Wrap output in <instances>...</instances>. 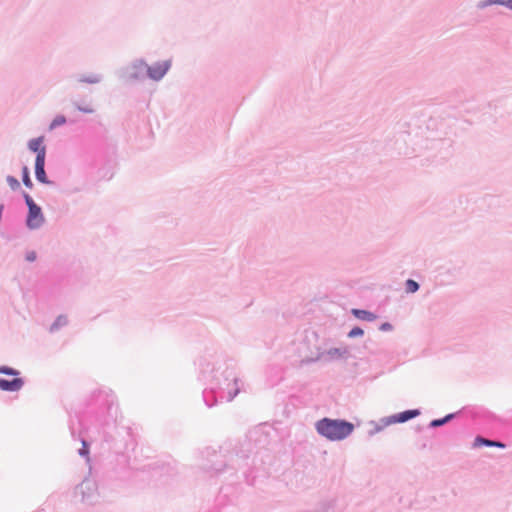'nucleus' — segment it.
I'll use <instances>...</instances> for the list:
<instances>
[{"label": "nucleus", "instance_id": "21", "mask_svg": "<svg viewBox=\"0 0 512 512\" xmlns=\"http://www.w3.org/2000/svg\"><path fill=\"white\" fill-rule=\"evenodd\" d=\"M91 486H92V484L90 482H83L80 485V489H81V491H84L85 489L89 490V489H91Z\"/></svg>", "mask_w": 512, "mask_h": 512}, {"label": "nucleus", "instance_id": "19", "mask_svg": "<svg viewBox=\"0 0 512 512\" xmlns=\"http://www.w3.org/2000/svg\"><path fill=\"white\" fill-rule=\"evenodd\" d=\"M82 445H83V447H82V449H80L79 453L82 456H87L89 453L88 445L85 441L82 442Z\"/></svg>", "mask_w": 512, "mask_h": 512}, {"label": "nucleus", "instance_id": "14", "mask_svg": "<svg viewBox=\"0 0 512 512\" xmlns=\"http://www.w3.org/2000/svg\"><path fill=\"white\" fill-rule=\"evenodd\" d=\"M491 444H492L491 440H488V439H485L482 437H476V439L474 441L475 447L482 446V445L491 446Z\"/></svg>", "mask_w": 512, "mask_h": 512}, {"label": "nucleus", "instance_id": "22", "mask_svg": "<svg viewBox=\"0 0 512 512\" xmlns=\"http://www.w3.org/2000/svg\"><path fill=\"white\" fill-rule=\"evenodd\" d=\"M491 446H493V447H499V448H504V447H505V445H504L503 443H501V442H496V441H492Z\"/></svg>", "mask_w": 512, "mask_h": 512}, {"label": "nucleus", "instance_id": "9", "mask_svg": "<svg viewBox=\"0 0 512 512\" xmlns=\"http://www.w3.org/2000/svg\"><path fill=\"white\" fill-rule=\"evenodd\" d=\"M452 418H453V414H449L442 419H435L430 423V426L431 427H439V426L445 424L446 422H448Z\"/></svg>", "mask_w": 512, "mask_h": 512}, {"label": "nucleus", "instance_id": "1", "mask_svg": "<svg viewBox=\"0 0 512 512\" xmlns=\"http://www.w3.org/2000/svg\"><path fill=\"white\" fill-rule=\"evenodd\" d=\"M316 429L319 434L332 441H339L349 436L354 425L343 420H332L324 418L317 422Z\"/></svg>", "mask_w": 512, "mask_h": 512}, {"label": "nucleus", "instance_id": "10", "mask_svg": "<svg viewBox=\"0 0 512 512\" xmlns=\"http://www.w3.org/2000/svg\"><path fill=\"white\" fill-rule=\"evenodd\" d=\"M499 4L512 9V0H486L485 5Z\"/></svg>", "mask_w": 512, "mask_h": 512}, {"label": "nucleus", "instance_id": "7", "mask_svg": "<svg viewBox=\"0 0 512 512\" xmlns=\"http://www.w3.org/2000/svg\"><path fill=\"white\" fill-rule=\"evenodd\" d=\"M44 166H45V159H42V156L36 157V160H35V175H36V178H37V180L39 182L44 183V184H48L49 181L47 179V176H46V173H45V170H44Z\"/></svg>", "mask_w": 512, "mask_h": 512}, {"label": "nucleus", "instance_id": "2", "mask_svg": "<svg viewBox=\"0 0 512 512\" xmlns=\"http://www.w3.org/2000/svg\"><path fill=\"white\" fill-rule=\"evenodd\" d=\"M169 68V61L159 62L150 67L140 61L133 66L134 71L131 72V76L136 78L146 71L151 79L159 80L166 74Z\"/></svg>", "mask_w": 512, "mask_h": 512}, {"label": "nucleus", "instance_id": "23", "mask_svg": "<svg viewBox=\"0 0 512 512\" xmlns=\"http://www.w3.org/2000/svg\"><path fill=\"white\" fill-rule=\"evenodd\" d=\"M391 328V325L389 323H384L382 326H381V329L382 330H389Z\"/></svg>", "mask_w": 512, "mask_h": 512}, {"label": "nucleus", "instance_id": "17", "mask_svg": "<svg viewBox=\"0 0 512 512\" xmlns=\"http://www.w3.org/2000/svg\"><path fill=\"white\" fill-rule=\"evenodd\" d=\"M0 373L9 374V375H17L18 372L9 367H0Z\"/></svg>", "mask_w": 512, "mask_h": 512}, {"label": "nucleus", "instance_id": "4", "mask_svg": "<svg viewBox=\"0 0 512 512\" xmlns=\"http://www.w3.org/2000/svg\"><path fill=\"white\" fill-rule=\"evenodd\" d=\"M420 414L419 410H407L388 418L387 424L403 423Z\"/></svg>", "mask_w": 512, "mask_h": 512}, {"label": "nucleus", "instance_id": "18", "mask_svg": "<svg viewBox=\"0 0 512 512\" xmlns=\"http://www.w3.org/2000/svg\"><path fill=\"white\" fill-rule=\"evenodd\" d=\"M346 353H347L346 349H344L342 351L340 349H332V350L329 351V354L332 355V356L333 355L343 356Z\"/></svg>", "mask_w": 512, "mask_h": 512}, {"label": "nucleus", "instance_id": "12", "mask_svg": "<svg viewBox=\"0 0 512 512\" xmlns=\"http://www.w3.org/2000/svg\"><path fill=\"white\" fill-rule=\"evenodd\" d=\"M66 122V118L63 115H58L54 118L50 125V129H54L57 126L63 125Z\"/></svg>", "mask_w": 512, "mask_h": 512}, {"label": "nucleus", "instance_id": "13", "mask_svg": "<svg viewBox=\"0 0 512 512\" xmlns=\"http://www.w3.org/2000/svg\"><path fill=\"white\" fill-rule=\"evenodd\" d=\"M23 183L26 187L31 188L32 187V181L29 177V171L27 167L23 168Z\"/></svg>", "mask_w": 512, "mask_h": 512}, {"label": "nucleus", "instance_id": "6", "mask_svg": "<svg viewBox=\"0 0 512 512\" xmlns=\"http://www.w3.org/2000/svg\"><path fill=\"white\" fill-rule=\"evenodd\" d=\"M23 386L21 378H14L12 380L0 379V389L4 391H18Z\"/></svg>", "mask_w": 512, "mask_h": 512}, {"label": "nucleus", "instance_id": "11", "mask_svg": "<svg viewBox=\"0 0 512 512\" xmlns=\"http://www.w3.org/2000/svg\"><path fill=\"white\" fill-rule=\"evenodd\" d=\"M418 289H419V285H418L417 282H415L414 280H411V279L406 281V290H407V292L414 293Z\"/></svg>", "mask_w": 512, "mask_h": 512}, {"label": "nucleus", "instance_id": "15", "mask_svg": "<svg viewBox=\"0 0 512 512\" xmlns=\"http://www.w3.org/2000/svg\"><path fill=\"white\" fill-rule=\"evenodd\" d=\"M7 182L9 184V186L13 189V190H16L19 188L20 184H19V181L13 177V176H8L7 177Z\"/></svg>", "mask_w": 512, "mask_h": 512}, {"label": "nucleus", "instance_id": "16", "mask_svg": "<svg viewBox=\"0 0 512 512\" xmlns=\"http://www.w3.org/2000/svg\"><path fill=\"white\" fill-rule=\"evenodd\" d=\"M364 331L360 327H354L349 333L348 336L351 338L362 336Z\"/></svg>", "mask_w": 512, "mask_h": 512}, {"label": "nucleus", "instance_id": "5", "mask_svg": "<svg viewBox=\"0 0 512 512\" xmlns=\"http://www.w3.org/2000/svg\"><path fill=\"white\" fill-rule=\"evenodd\" d=\"M44 137L40 136L38 138L31 139L28 143V147L31 151L36 152L37 156H42V159L46 157V148L44 146Z\"/></svg>", "mask_w": 512, "mask_h": 512}, {"label": "nucleus", "instance_id": "8", "mask_svg": "<svg viewBox=\"0 0 512 512\" xmlns=\"http://www.w3.org/2000/svg\"><path fill=\"white\" fill-rule=\"evenodd\" d=\"M352 313L355 317L361 320L373 321L376 319V316L373 313L366 310L353 309Z\"/></svg>", "mask_w": 512, "mask_h": 512}, {"label": "nucleus", "instance_id": "20", "mask_svg": "<svg viewBox=\"0 0 512 512\" xmlns=\"http://www.w3.org/2000/svg\"><path fill=\"white\" fill-rule=\"evenodd\" d=\"M26 259L30 262L34 261L36 259V252L31 251L26 255Z\"/></svg>", "mask_w": 512, "mask_h": 512}, {"label": "nucleus", "instance_id": "3", "mask_svg": "<svg viewBox=\"0 0 512 512\" xmlns=\"http://www.w3.org/2000/svg\"><path fill=\"white\" fill-rule=\"evenodd\" d=\"M25 201L29 208L27 225L31 229H37L44 222V216L42 214L41 208L34 203L33 199L28 194L25 195Z\"/></svg>", "mask_w": 512, "mask_h": 512}, {"label": "nucleus", "instance_id": "24", "mask_svg": "<svg viewBox=\"0 0 512 512\" xmlns=\"http://www.w3.org/2000/svg\"><path fill=\"white\" fill-rule=\"evenodd\" d=\"M83 112L85 113H92L93 112V109H90V108H84V109H81Z\"/></svg>", "mask_w": 512, "mask_h": 512}]
</instances>
